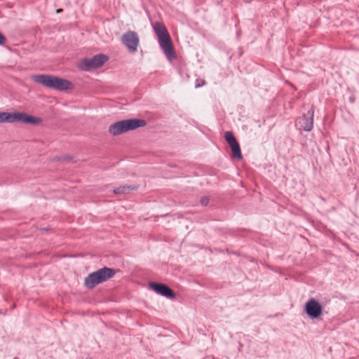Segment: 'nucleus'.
Listing matches in <instances>:
<instances>
[{"mask_svg": "<svg viewBox=\"0 0 359 359\" xmlns=\"http://www.w3.org/2000/svg\"><path fill=\"white\" fill-rule=\"evenodd\" d=\"M292 88H293V90H297L296 87L294 85L292 86Z\"/></svg>", "mask_w": 359, "mask_h": 359, "instance_id": "nucleus-19", "label": "nucleus"}, {"mask_svg": "<svg viewBox=\"0 0 359 359\" xmlns=\"http://www.w3.org/2000/svg\"><path fill=\"white\" fill-rule=\"evenodd\" d=\"M224 139L229 146L236 143L238 141L231 131H227L224 133Z\"/></svg>", "mask_w": 359, "mask_h": 359, "instance_id": "nucleus-14", "label": "nucleus"}, {"mask_svg": "<svg viewBox=\"0 0 359 359\" xmlns=\"http://www.w3.org/2000/svg\"><path fill=\"white\" fill-rule=\"evenodd\" d=\"M20 122L30 125H38L42 122L39 117L30 116L25 112H14V123Z\"/></svg>", "mask_w": 359, "mask_h": 359, "instance_id": "nucleus-10", "label": "nucleus"}, {"mask_svg": "<svg viewBox=\"0 0 359 359\" xmlns=\"http://www.w3.org/2000/svg\"><path fill=\"white\" fill-rule=\"evenodd\" d=\"M208 202H209V198H207V197H203L201 199V203L203 205V206H206L208 204Z\"/></svg>", "mask_w": 359, "mask_h": 359, "instance_id": "nucleus-15", "label": "nucleus"}, {"mask_svg": "<svg viewBox=\"0 0 359 359\" xmlns=\"http://www.w3.org/2000/svg\"><path fill=\"white\" fill-rule=\"evenodd\" d=\"M121 41L130 53L137 52L140 44V39L138 34L135 31H127L122 35Z\"/></svg>", "mask_w": 359, "mask_h": 359, "instance_id": "nucleus-5", "label": "nucleus"}, {"mask_svg": "<svg viewBox=\"0 0 359 359\" xmlns=\"http://www.w3.org/2000/svg\"><path fill=\"white\" fill-rule=\"evenodd\" d=\"M14 123V112L0 111V123Z\"/></svg>", "mask_w": 359, "mask_h": 359, "instance_id": "nucleus-13", "label": "nucleus"}, {"mask_svg": "<svg viewBox=\"0 0 359 359\" xmlns=\"http://www.w3.org/2000/svg\"><path fill=\"white\" fill-rule=\"evenodd\" d=\"M62 11V10L61 8H59V9H57V13H60V12H61Z\"/></svg>", "mask_w": 359, "mask_h": 359, "instance_id": "nucleus-18", "label": "nucleus"}, {"mask_svg": "<svg viewBox=\"0 0 359 359\" xmlns=\"http://www.w3.org/2000/svg\"><path fill=\"white\" fill-rule=\"evenodd\" d=\"M158 39V43L169 61L176 58V54L170 34L163 23L156 22L153 26Z\"/></svg>", "mask_w": 359, "mask_h": 359, "instance_id": "nucleus-2", "label": "nucleus"}, {"mask_svg": "<svg viewBox=\"0 0 359 359\" xmlns=\"http://www.w3.org/2000/svg\"><path fill=\"white\" fill-rule=\"evenodd\" d=\"M149 287L156 293L167 298L172 299L175 297V293L174 291L165 284L156 282H149Z\"/></svg>", "mask_w": 359, "mask_h": 359, "instance_id": "nucleus-8", "label": "nucleus"}, {"mask_svg": "<svg viewBox=\"0 0 359 359\" xmlns=\"http://www.w3.org/2000/svg\"><path fill=\"white\" fill-rule=\"evenodd\" d=\"M314 106L312 105L306 114H304L299 120L300 130L311 131L313 127Z\"/></svg>", "mask_w": 359, "mask_h": 359, "instance_id": "nucleus-9", "label": "nucleus"}, {"mask_svg": "<svg viewBox=\"0 0 359 359\" xmlns=\"http://www.w3.org/2000/svg\"><path fill=\"white\" fill-rule=\"evenodd\" d=\"M32 80L46 88L59 91L71 90L74 88L72 83L69 80L50 74L34 75Z\"/></svg>", "mask_w": 359, "mask_h": 359, "instance_id": "nucleus-1", "label": "nucleus"}, {"mask_svg": "<svg viewBox=\"0 0 359 359\" xmlns=\"http://www.w3.org/2000/svg\"><path fill=\"white\" fill-rule=\"evenodd\" d=\"M230 147L231 150V157L238 160H242L243 156L238 142L231 145Z\"/></svg>", "mask_w": 359, "mask_h": 359, "instance_id": "nucleus-12", "label": "nucleus"}, {"mask_svg": "<svg viewBox=\"0 0 359 359\" xmlns=\"http://www.w3.org/2000/svg\"><path fill=\"white\" fill-rule=\"evenodd\" d=\"M323 311L321 304L315 299H309L304 305V312L311 319H319Z\"/></svg>", "mask_w": 359, "mask_h": 359, "instance_id": "nucleus-7", "label": "nucleus"}, {"mask_svg": "<svg viewBox=\"0 0 359 359\" xmlns=\"http://www.w3.org/2000/svg\"><path fill=\"white\" fill-rule=\"evenodd\" d=\"M147 122L144 119L130 118L122 120L111 124L109 127V133L113 136H117L130 130L144 127Z\"/></svg>", "mask_w": 359, "mask_h": 359, "instance_id": "nucleus-4", "label": "nucleus"}, {"mask_svg": "<svg viewBox=\"0 0 359 359\" xmlns=\"http://www.w3.org/2000/svg\"><path fill=\"white\" fill-rule=\"evenodd\" d=\"M108 59V56L104 54H98L91 58H84L82 60L81 68L85 71L97 69L102 66Z\"/></svg>", "mask_w": 359, "mask_h": 359, "instance_id": "nucleus-6", "label": "nucleus"}, {"mask_svg": "<svg viewBox=\"0 0 359 359\" xmlns=\"http://www.w3.org/2000/svg\"><path fill=\"white\" fill-rule=\"evenodd\" d=\"M204 83H205V81H203L202 84H199V83L196 84V88L201 87V86L202 85H203Z\"/></svg>", "mask_w": 359, "mask_h": 359, "instance_id": "nucleus-17", "label": "nucleus"}, {"mask_svg": "<svg viewBox=\"0 0 359 359\" xmlns=\"http://www.w3.org/2000/svg\"><path fill=\"white\" fill-rule=\"evenodd\" d=\"M116 273V269L104 266L89 273L84 279V286L88 290L93 289L97 285L111 278Z\"/></svg>", "mask_w": 359, "mask_h": 359, "instance_id": "nucleus-3", "label": "nucleus"}, {"mask_svg": "<svg viewBox=\"0 0 359 359\" xmlns=\"http://www.w3.org/2000/svg\"><path fill=\"white\" fill-rule=\"evenodd\" d=\"M6 39V37L0 32V45L3 46L4 45Z\"/></svg>", "mask_w": 359, "mask_h": 359, "instance_id": "nucleus-16", "label": "nucleus"}, {"mask_svg": "<svg viewBox=\"0 0 359 359\" xmlns=\"http://www.w3.org/2000/svg\"><path fill=\"white\" fill-rule=\"evenodd\" d=\"M139 188V185H123L114 189V193L116 195L127 194L131 191H135Z\"/></svg>", "mask_w": 359, "mask_h": 359, "instance_id": "nucleus-11", "label": "nucleus"}]
</instances>
